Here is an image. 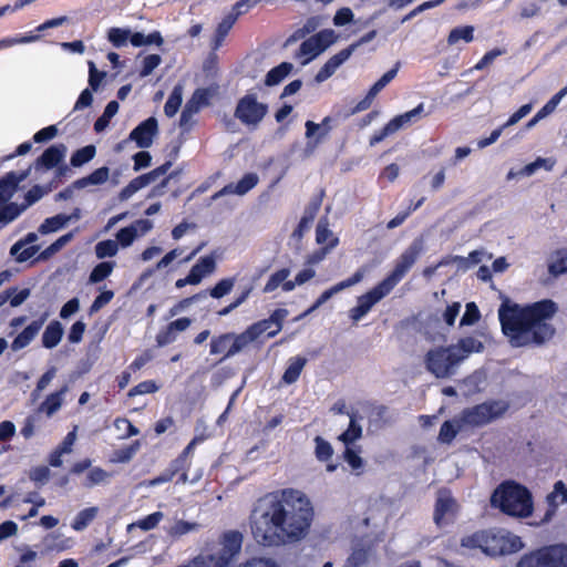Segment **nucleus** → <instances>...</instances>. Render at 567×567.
<instances>
[{
    "label": "nucleus",
    "instance_id": "nucleus-1",
    "mask_svg": "<svg viewBox=\"0 0 567 567\" xmlns=\"http://www.w3.org/2000/svg\"><path fill=\"white\" fill-rule=\"evenodd\" d=\"M313 514L306 493L291 487L278 489L254 504L249 516L251 534L262 546L293 544L307 536Z\"/></svg>",
    "mask_w": 567,
    "mask_h": 567
},
{
    "label": "nucleus",
    "instance_id": "nucleus-2",
    "mask_svg": "<svg viewBox=\"0 0 567 567\" xmlns=\"http://www.w3.org/2000/svg\"><path fill=\"white\" fill-rule=\"evenodd\" d=\"M556 312L557 305L549 299L522 308L506 298L498 309V318L511 344L524 347L530 343L543 344L553 338L555 329L547 320Z\"/></svg>",
    "mask_w": 567,
    "mask_h": 567
},
{
    "label": "nucleus",
    "instance_id": "nucleus-3",
    "mask_svg": "<svg viewBox=\"0 0 567 567\" xmlns=\"http://www.w3.org/2000/svg\"><path fill=\"white\" fill-rule=\"evenodd\" d=\"M489 503L493 508L518 518L529 517L534 508L529 489L515 481L501 483L493 491Z\"/></svg>",
    "mask_w": 567,
    "mask_h": 567
},
{
    "label": "nucleus",
    "instance_id": "nucleus-4",
    "mask_svg": "<svg viewBox=\"0 0 567 567\" xmlns=\"http://www.w3.org/2000/svg\"><path fill=\"white\" fill-rule=\"evenodd\" d=\"M460 362L462 357L457 353V348H451V346L430 350L425 357L427 371L440 379L454 374Z\"/></svg>",
    "mask_w": 567,
    "mask_h": 567
},
{
    "label": "nucleus",
    "instance_id": "nucleus-5",
    "mask_svg": "<svg viewBox=\"0 0 567 567\" xmlns=\"http://www.w3.org/2000/svg\"><path fill=\"white\" fill-rule=\"evenodd\" d=\"M480 540V547L489 556L509 555L523 548L520 537L506 530L482 534Z\"/></svg>",
    "mask_w": 567,
    "mask_h": 567
},
{
    "label": "nucleus",
    "instance_id": "nucleus-6",
    "mask_svg": "<svg viewBox=\"0 0 567 567\" xmlns=\"http://www.w3.org/2000/svg\"><path fill=\"white\" fill-rule=\"evenodd\" d=\"M506 410L507 405L504 402L493 401L465 409L458 416L466 429L485 425L499 417Z\"/></svg>",
    "mask_w": 567,
    "mask_h": 567
},
{
    "label": "nucleus",
    "instance_id": "nucleus-7",
    "mask_svg": "<svg viewBox=\"0 0 567 567\" xmlns=\"http://www.w3.org/2000/svg\"><path fill=\"white\" fill-rule=\"evenodd\" d=\"M267 112V104L258 102L255 94H246L238 100L234 115L244 125L257 126Z\"/></svg>",
    "mask_w": 567,
    "mask_h": 567
},
{
    "label": "nucleus",
    "instance_id": "nucleus-8",
    "mask_svg": "<svg viewBox=\"0 0 567 567\" xmlns=\"http://www.w3.org/2000/svg\"><path fill=\"white\" fill-rule=\"evenodd\" d=\"M151 228L152 223L148 219H137L117 231L116 241L103 240L97 243L94 248H118V244L125 248L136 238L145 235Z\"/></svg>",
    "mask_w": 567,
    "mask_h": 567
},
{
    "label": "nucleus",
    "instance_id": "nucleus-9",
    "mask_svg": "<svg viewBox=\"0 0 567 567\" xmlns=\"http://www.w3.org/2000/svg\"><path fill=\"white\" fill-rule=\"evenodd\" d=\"M377 264L373 262V264H367V265H363L362 267H360L354 274L352 277L346 279V280H342L340 282H338L337 285L332 286L331 288L327 289L326 291H323L321 293V296L317 299V301L312 305L311 308H309L303 316L315 311L316 309H318L320 306H322L323 303H326L330 298H332L334 295L341 292L342 290L347 289V288H350L357 284H359L363 278L364 276L371 271V269L375 266Z\"/></svg>",
    "mask_w": 567,
    "mask_h": 567
},
{
    "label": "nucleus",
    "instance_id": "nucleus-10",
    "mask_svg": "<svg viewBox=\"0 0 567 567\" xmlns=\"http://www.w3.org/2000/svg\"><path fill=\"white\" fill-rule=\"evenodd\" d=\"M456 509L457 504L451 494L447 491H440L434 509V523L436 526L442 528L451 524L455 516Z\"/></svg>",
    "mask_w": 567,
    "mask_h": 567
},
{
    "label": "nucleus",
    "instance_id": "nucleus-11",
    "mask_svg": "<svg viewBox=\"0 0 567 567\" xmlns=\"http://www.w3.org/2000/svg\"><path fill=\"white\" fill-rule=\"evenodd\" d=\"M388 295L389 292L380 284L377 285L373 289L358 298V305L350 310V318L353 322H358L375 303Z\"/></svg>",
    "mask_w": 567,
    "mask_h": 567
},
{
    "label": "nucleus",
    "instance_id": "nucleus-12",
    "mask_svg": "<svg viewBox=\"0 0 567 567\" xmlns=\"http://www.w3.org/2000/svg\"><path fill=\"white\" fill-rule=\"evenodd\" d=\"M416 259L417 255L414 251L402 254L399 260L396 261L393 271L380 282L382 288H384L390 293L393 290V288L408 274V271L412 268Z\"/></svg>",
    "mask_w": 567,
    "mask_h": 567
},
{
    "label": "nucleus",
    "instance_id": "nucleus-13",
    "mask_svg": "<svg viewBox=\"0 0 567 567\" xmlns=\"http://www.w3.org/2000/svg\"><path fill=\"white\" fill-rule=\"evenodd\" d=\"M158 133V123L154 116L142 121L128 135V140L140 148H148Z\"/></svg>",
    "mask_w": 567,
    "mask_h": 567
},
{
    "label": "nucleus",
    "instance_id": "nucleus-14",
    "mask_svg": "<svg viewBox=\"0 0 567 567\" xmlns=\"http://www.w3.org/2000/svg\"><path fill=\"white\" fill-rule=\"evenodd\" d=\"M66 146L62 143L51 145L34 162V168L52 169L61 164L65 157Z\"/></svg>",
    "mask_w": 567,
    "mask_h": 567
},
{
    "label": "nucleus",
    "instance_id": "nucleus-15",
    "mask_svg": "<svg viewBox=\"0 0 567 567\" xmlns=\"http://www.w3.org/2000/svg\"><path fill=\"white\" fill-rule=\"evenodd\" d=\"M548 508L540 519L542 524H546L553 519L556 514L558 505L567 503V486L563 481H557L554 484L553 491L546 496Z\"/></svg>",
    "mask_w": 567,
    "mask_h": 567
},
{
    "label": "nucleus",
    "instance_id": "nucleus-16",
    "mask_svg": "<svg viewBox=\"0 0 567 567\" xmlns=\"http://www.w3.org/2000/svg\"><path fill=\"white\" fill-rule=\"evenodd\" d=\"M532 103L522 105L516 112H514L506 123H504L502 126L495 128L488 137L482 138L478 141L477 146L480 148H485L489 146L491 144L495 143L499 136L502 135L505 127L512 126L519 122L523 117H525L529 112L532 111Z\"/></svg>",
    "mask_w": 567,
    "mask_h": 567
},
{
    "label": "nucleus",
    "instance_id": "nucleus-17",
    "mask_svg": "<svg viewBox=\"0 0 567 567\" xmlns=\"http://www.w3.org/2000/svg\"><path fill=\"white\" fill-rule=\"evenodd\" d=\"M332 117L326 116L322 118L320 124L315 123L313 121L308 120L305 123L306 133L305 136L307 140L315 141V145L321 143L331 132Z\"/></svg>",
    "mask_w": 567,
    "mask_h": 567
},
{
    "label": "nucleus",
    "instance_id": "nucleus-18",
    "mask_svg": "<svg viewBox=\"0 0 567 567\" xmlns=\"http://www.w3.org/2000/svg\"><path fill=\"white\" fill-rule=\"evenodd\" d=\"M216 270V259L213 254L200 257L189 271V281L198 284Z\"/></svg>",
    "mask_w": 567,
    "mask_h": 567
},
{
    "label": "nucleus",
    "instance_id": "nucleus-19",
    "mask_svg": "<svg viewBox=\"0 0 567 567\" xmlns=\"http://www.w3.org/2000/svg\"><path fill=\"white\" fill-rule=\"evenodd\" d=\"M29 169L16 173L9 172L0 179V202L8 200L17 190L20 182L27 178Z\"/></svg>",
    "mask_w": 567,
    "mask_h": 567
},
{
    "label": "nucleus",
    "instance_id": "nucleus-20",
    "mask_svg": "<svg viewBox=\"0 0 567 567\" xmlns=\"http://www.w3.org/2000/svg\"><path fill=\"white\" fill-rule=\"evenodd\" d=\"M258 175L255 173H246L236 184H228L219 192V195L236 194L245 195L258 184Z\"/></svg>",
    "mask_w": 567,
    "mask_h": 567
},
{
    "label": "nucleus",
    "instance_id": "nucleus-21",
    "mask_svg": "<svg viewBox=\"0 0 567 567\" xmlns=\"http://www.w3.org/2000/svg\"><path fill=\"white\" fill-rule=\"evenodd\" d=\"M44 320L32 321L22 332H20L11 343L13 351H19L35 338L43 326Z\"/></svg>",
    "mask_w": 567,
    "mask_h": 567
},
{
    "label": "nucleus",
    "instance_id": "nucleus-22",
    "mask_svg": "<svg viewBox=\"0 0 567 567\" xmlns=\"http://www.w3.org/2000/svg\"><path fill=\"white\" fill-rule=\"evenodd\" d=\"M55 250H10L11 256L14 257L19 264H25V267H31L39 261L48 260Z\"/></svg>",
    "mask_w": 567,
    "mask_h": 567
},
{
    "label": "nucleus",
    "instance_id": "nucleus-23",
    "mask_svg": "<svg viewBox=\"0 0 567 567\" xmlns=\"http://www.w3.org/2000/svg\"><path fill=\"white\" fill-rule=\"evenodd\" d=\"M547 567H567V545L558 544L543 547Z\"/></svg>",
    "mask_w": 567,
    "mask_h": 567
},
{
    "label": "nucleus",
    "instance_id": "nucleus-24",
    "mask_svg": "<svg viewBox=\"0 0 567 567\" xmlns=\"http://www.w3.org/2000/svg\"><path fill=\"white\" fill-rule=\"evenodd\" d=\"M465 426L460 416L445 421L440 429L437 441L443 444H451L456 435L464 431Z\"/></svg>",
    "mask_w": 567,
    "mask_h": 567
},
{
    "label": "nucleus",
    "instance_id": "nucleus-25",
    "mask_svg": "<svg viewBox=\"0 0 567 567\" xmlns=\"http://www.w3.org/2000/svg\"><path fill=\"white\" fill-rule=\"evenodd\" d=\"M63 333L64 329L61 322L56 320L51 321L42 334V346L47 349L56 347L60 343Z\"/></svg>",
    "mask_w": 567,
    "mask_h": 567
},
{
    "label": "nucleus",
    "instance_id": "nucleus-26",
    "mask_svg": "<svg viewBox=\"0 0 567 567\" xmlns=\"http://www.w3.org/2000/svg\"><path fill=\"white\" fill-rule=\"evenodd\" d=\"M110 169L106 166H102L93 171L87 176L81 177L73 182V187L76 189L85 188L89 185H101L109 178Z\"/></svg>",
    "mask_w": 567,
    "mask_h": 567
},
{
    "label": "nucleus",
    "instance_id": "nucleus-27",
    "mask_svg": "<svg viewBox=\"0 0 567 567\" xmlns=\"http://www.w3.org/2000/svg\"><path fill=\"white\" fill-rule=\"evenodd\" d=\"M256 340L257 339L248 328L240 334L233 333L231 344L226 352V358L236 355Z\"/></svg>",
    "mask_w": 567,
    "mask_h": 567
},
{
    "label": "nucleus",
    "instance_id": "nucleus-28",
    "mask_svg": "<svg viewBox=\"0 0 567 567\" xmlns=\"http://www.w3.org/2000/svg\"><path fill=\"white\" fill-rule=\"evenodd\" d=\"M511 266V262H508L507 258L506 257H499V258H496L493 262H492V267L489 268L488 266L486 265H482L478 270H477V278L483 280V281H488L492 279V272L494 274H503L504 271H506L508 269V267Z\"/></svg>",
    "mask_w": 567,
    "mask_h": 567
},
{
    "label": "nucleus",
    "instance_id": "nucleus-29",
    "mask_svg": "<svg viewBox=\"0 0 567 567\" xmlns=\"http://www.w3.org/2000/svg\"><path fill=\"white\" fill-rule=\"evenodd\" d=\"M66 392L68 385H64L61 390L50 394L39 406V412L45 413L48 416H52L61 408L63 396Z\"/></svg>",
    "mask_w": 567,
    "mask_h": 567
},
{
    "label": "nucleus",
    "instance_id": "nucleus-30",
    "mask_svg": "<svg viewBox=\"0 0 567 567\" xmlns=\"http://www.w3.org/2000/svg\"><path fill=\"white\" fill-rule=\"evenodd\" d=\"M423 111H424V104L420 103L414 109L394 116L389 122L391 123V125L393 126L395 132H398L400 128L404 127L405 125L415 122L417 120V117H420V115L423 113Z\"/></svg>",
    "mask_w": 567,
    "mask_h": 567
},
{
    "label": "nucleus",
    "instance_id": "nucleus-31",
    "mask_svg": "<svg viewBox=\"0 0 567 567\" xmlns=\"http://www.w3.org/2000/svg\"><path fill=\"white\" fill-rule=\"evenodd\" d=\"M292 64L290 62H281L277 66L268 71L265 76L266 86H275L279 84L289 73L292 71Z\"/></svg>",
    "mask_w": 567,
    "mask_h": 567
},
{
    "label": "nucleus",
    "instance_id": "nucleus-32",
    "mask_svg": "<svg viewBox=\"0 0 567 567\" xmlns=\"http://www.w3.org/2000/svg\"><path fill=\"white\" fill-rule=\"evenodd\" d=\"M350 422L348 429L339 436V440L349 445L362 436V426L358 423V415L354 412H348Z\"/></svg>",
    "mask_w": 567,
    "mask_h": 567
},
{
    "label": "nucleus",
    "instance_id": "nucleus-33",
    "mask_svg": "<svg viewBox=\"0 0 567 567\" xmlns=\"http://www.w3.org/2000/svg\"><path fill=\"white\" fill-rule=\"evenodd\" d=\"M491 259L492 255L486 250H472L467 258L455 257L454 262L457 270H467L468 268L482 262L484 259Z\"/></svg>",
    "mask_w": 567,
    "mask_h": 567
},
{
    "label": "nucleus",
    "instance_id": "nucleus-34",
    "mask_svg": "<svg viewBox=\"0 0 567 567\" xmlns=\"http://www.w3.org/2000/svg\"><path fill=\"white\" fill-rule=\"evenodd\" d=\"M236 14H226L223 20L217 24V28L214 33V48H219L226 37L228 35L229 31L236 23Z\"/></svg>",
    "mask_w": 567,
    "mask_h": 567
},
{
    "label": "nucleus",
    "instance_id": "nucleus-35",
    "mask_svg": "<svg viewBox=\"0 0 567 567\" xmlns=\"http://www.w3.org/2000/svg\"><path fill=\"white\" fill-rule=\"evenodd\" d=\"M97 513L99 507L96 506L80 511L71 525L72 528L76 532L84 530L94 520V518L97 516Z\"/></svg>",
    "mask_w": 567,
    "mask_h": 567
},
{
    "label": "nucleus",
    "instance_id": "nucleus-36",
    "mask_svg": "<svg viewBox=\"0 0 567 567\" xmlns=\"http://www.w3.org/2000/svg\"><path fill=\"white\" fill-rule=\"evenodd\" d=\"M451 348H457V353L462 357V361L473 352H481L483 350V343L472 337L461 339L456 344Z\"/></svg>",
    "mask_w": 567,
    "mask_h": 567
},
{
    "label": "nucleus",
    "instance_id": "nucleus-37",
    "mask_svg": "<svg viewBox=\"0 0 567 567\" xmlns=\"http://www.w3.org/2000/svg\"><path fill=\"white\" fill-rule=\"evenodd\" d=\"M306 363L307 359L303 357L293 358L282 375V381L287 384L295 383L298 380Z\"/></svg>",
    "mask_w": 567,
    "mask_h": 567
},
{
    "label": "nucleus",
    "instance_id": "nucleus-38",
    "mask_svg": "<svg viewBox=\"0 0 567 567\" xmlns=\"http://www.w3.org/2000/svg\"><path fill=\"white\" fill-rule=\"evenodd\" d=\"M551 276L558 277L567 272V250H556L548 264Z\"/></svg>",
    "mask_w": 567,
    "mask_h": 567
},
{
    "label": "nucleus",
    "instance_id": "nucleus-39",
    "mask_svg": "<svg viewBox=\"0 0 567 567\" xmlns=\"http://www.w3.org/2000/svg\"><path fill=\"white\" fill-rule=\"evenodd\" d=\"M95 154H96L95 146L92 145V144L86 145L84 147H81V148L76 150L72 154V156L70 158V164L73 167H81L84 164H86L90 161H92L94 158Z\"/></svg>",
    "mask_w": 567,
    "mask_h": 567
},
{
    "label": "nucleus",
    "instance_id": "nucleus-40",
    "mask_svg": "<svg viewBox=\"0 0 567 567\" xmlns=\"http://www.w3.org/2000/svg\"><path fill=\"white\" fill-rule=\"evenodd\" d=\"M69 220L70 217L64 214H58L53 217L47 218L39 227V233L41 235L54 233L64 227Z\"/></svg>",
    "mask_w": 567,
    "mask_h": 567
},
{
    "label": "nucleus",
    "instance_id": "nucleus-41",
    "mask_svg": "<svg viewBox=\"0 0 567 567\" xmlns=\"http://www.w3.org/2000/svg\"><path fill=\"white\" fill-rule=\"evenodd\" d=\"M316 240L319 245L327 244L326 248L333 247L338 244V238L333 236L329 229L327 220H320L316 228Z\"/></svg>",
    "mask_w": 567,
    "mask_h": 567
},
{
    "label": "nucleus",
    "instance_id": "nucleus-42",
    "mask_svg": "<svg viewBox=\"0 0 567 567\" xmlns=\"http://www.w3.org/2000/svg\"><path fill=\"white\" fill-rule=\"evenodd\" d=\"M555 166V161L551 158H543L537 157L534 162L525 165L522 169L518 171V175L520 176H532L539 168H544L547 172H550Z\"/></svg>",
    "mask_w": 567,
    "mask_h": 567
},
{
    "label": "nucleus",
    "instance_id": "nucleus-43",
    "mask_svg": "<svg viewBox=\"0 0 567 567\" xmlns=\"http://www.w3.org/2000/svg\"><path fill=\"white\" fill-rule=\"evenodd\" d=\"M460 40L470 43L474 40V27L463 25L452 29L447 35V43L450 45L456 44Z\"/></svg>",
    "mask_w": 567,
    "mask_h": 567
},
{
    "label": "nucleus",
    "instance_id": "nucleus-44",
    "mask_svg": "<svg viewBox=\"0 0 567 567\" xmlns=\"http://www.w3.org/2000/svg\"><path fill=\"white\" fill-rule=\"evenodd\" d=\"M516 567H547L544 549H537L524 555Z\"/></svg>",
    "mask_w": 567,
    "mask_h": 567
},
{
    "label": "nucleus",
    "instance_id": "nucleus-45",
    "mask_svg": "<svg viewBox=\"0 0 567 567\" xmlns=\"http://www.w3.org/2000/svg\"><path fill=\"white\" fill-rule=\"evenodd\" d=\"M112 474L101 467H93L87 473L83 483L84 487L92 488L95 485L109 483Z\"/></svg>",
    "mask_w": 567,
    "mask_h": 567
},
{
    "label": "nucleus",
    "instance_id": "nucleus-46",
    "mask_svg": "<svg viewBox=\"0 0 567 567\" xmlns=\"http://www.w3.org/2000/svg\"><path fill=\"white\" fill-rule=\"evenodd\" d=\"M181 86H175L164 105V113L167 117H173L179 110L183 101Z\"/></svg>",
    "mask_w": 567,
    "mask_h": 567
},
{
    "label": "nucleus",
    "instance_id": "nucleus-47",
    "mask_svg": "<svg viewBox=\"0 0 567 567\" xmlns=\"http://www.w3.org/2000/svg\"><path fill=\"white\" fill-rule=\"evenodd\" d=\"M141 447L140 441H134L131 445L116 450L113 453L112 462L114 463H128Z\"/></svg>",
    "mask_w": 567,
    "mask_h": 567
},
{
    "label": "nucleus",
    "instance_id": "nucleus-48",
    "mask_svg": "<svg viewBox=\"0 0 567 567\" xmlns=\"http://www.w3.org/2000/svg\"><path fill=\"white\" fill-rule=\"evenodd\" d=\"M214 94L215 90L212 87H199L193 92L189 101L200 110L210 104Z\"/></svg>",
    "mask_w": 567,
    "mask_h": 567
},
{
    "label": "nucleus",
    "instance_id": "nucleus-49",
    "mask_svg": "<svg viewBox=\"0 0 567 567\" xmlns=\"http://www.w3.org/2000/svg\"><path fill=\"white\" fill-rule=\"evenodd\" d=\"M114 266H115V262H113V261L100 262L99 265H96L93 268V270L90 275L89 281L91 284H96V282L104 280L105 278H107L111 275Z\"/></svg>",
    "mask_w": 567,
    "mask_h": 567
},
{
    "label": "nucleus",
    "instance_id": "nucleus-50",
    "mask_svg": "<svg viewBox=\"0 0 567 567\" xmlns=\"http://www.w3.org/2000/svg\"><path fill=\"white\" fill-rule=\"evenodd\" d=\"M24 207L19 206L16 203H9L0 207V224L7 225L14 220L22 212Z\"/></svg>",
    "mask_w": 567,
    "mask_h": 567
},
{
    "label": "nucleus",
    "instance_id": "nucleus-51",
    "mask_svg": "<svg viewBox=\"0 0 567 567\" xmlns=\"http://www.w3.org/2000/svg\"><path fill=\"white\" fill-rule=\"evenodd\" d=\"M321 51L319 50L318 45L316 44L315 40H312V37L306 39L299 47V50L297 52V56H307V59L303 61L302 64H306L310 62L312 59H315L317 55H319Z\"/></svg>",
    "mask_w": 567,
    "mask_h": 567
},
{
    "label": "nucleus",
    "instance_id": "nucleus-52",
    "mask_svg": "<svg viewBox=\"0 0 567 567\" xmlns=\"http://www.w3.org/2000/svg\"><path fill=\"white\" fill-rule=\"evenodd\" d=\"M566 94H567V85L565 87H563L560 91H558L556 94H554L549 99V101H547L546 104L540 110H538V112L536 113L538 115V117L540 120H543L547 115L551 114L556 110L557 105L559 104V102Z\"/></svg>",
    "mask_w": 567,
    "mask_h": 567
},
{
    "label": "nucleus",
    "instance_id": "nucleus-53",
    "mask_svg": "<svg viewBox=\"0 0 567 567\" xmlns=\"http://www.w3.org/2000/svg\"><path fill=\"white\" fill-rule=\"evenodd\" d=\"M130 37V29H123V28H110L107 31V40L113 44L115 48H122L124 47Z\"/></svg>",
    "mask_w": 567,
    "mask_h": 567
},
{
    "label": "nucleus",
    "instance_id": "nucleus-54",
    "mask_svg": "<svg viewBox=\"0 0 567 567\" xmlns=\"http://www.w3.org/2000/svg\"><path fill=\"white\" fill-rule=\"evenodd\" d=\"M311 37H312V40H315L316 44L318 45V48L321 52H323L326 49H328L336 41L334 31L331 29H324Z\"/></svg>",
    "mask_w": 567,
    "mask_h": 567
},
{
    "label": "nucleus",
    "instance_id": "nucleus-55",
    "mask_svg": "<svg viewBox=\"0 0 567 567\" xmlns=\"http://www.w3.org/2000/svg\"><path fill=\"white\" fill-rule=\"evenodd\" d=\"M233 333H225L218 338H215L210 342V353L219 354L225 353L224 359H226V352L231 344Z\"/></svg>",
    "mask_w": 567,
    "mask_h": 567
},
{
    "label": "nucleus",
    "instance_id": "nucleus-56",
    "mask_svg": "<svg viewBox=\"0 0 567 567\" xmlns=\"http://www.w3.org/2000/svg\"><path fill=\"white\" fill-rule=\"evenodd\" d=\"M398 73V65L386 71L370 89L369 93L370 95H373L374 97L377 94L382 91L396 75Z\"/></svg>",
    "mask_w": 567,
    "mask_h": 567
},
{
    "label": "nucleus",
    "instance_id": "nucleus-57",
    "mask_svg": "<svg viewBox=\"0 0 567 567\" xmlns=\"http://www.w3.org/2000/svg\"><path fill=\"white\" fill-rule=\"evenodd\" d=\"M163 516L164 515L162 512H155V513L146 516L145 518L138 520L137 523L130 524L128 530H131L135 526L140 527L143 530H151L158 525V523L162 520Z\"/></svg>",
    "mask_w": 567,
    "mask_h": 567
},
{
    "label": "nucleus",
    "instance_id": "nucleus-58",
    "mask_svg": "<svg viewBox=\"0 0 567 567\" xmlns=\"http://www.w3.org/2000/svg\"><path fill=\"white\" fill-rule=\"evenodd\" d=\"M241 547V535L236 532H230L224 536V548L229 556L238 553Z\"/></svg>",
    "mask_w": 567,
    "mask_h": 567
},
{
    "label": "nucleus",
    "instance_id": "nucleus-59",
    "mask_svg": "<svg viewBox=\"0 0 567 567\" xmlns=\"http://www.w3.org/2000/svg\"><path fill=\"white\" fill-rule=\"evenodd\" d=\"M235 279L234 278H225L218 281L214 288L209 290V295L215 298L219 299L224 296L228 295L231 289L234 288Z\"/></svg>",
    "mask_w": 567,
    "mask_h": 567
},
{
    "label": "nucleus",
    "instance_id": "nucleus-60",
    "mask_svg": "<svg viewBox=\"0 0 567 567\" xmlns=\"http://www.w3.org/2000/svg\"><path fill=\"white\" fill-rule=\"evenodd\" d=\"M290 270L288 268H282L275 274H272L267 281L264 291L265 292H271L276 290L280 285L284 284V281L289 277Z\"/></svg>",
    "mask_w": 567,
    "mask_h": 567
},
{
    "label": "nucleus",
    "instance_id": "nucleus-61",
    "mask_svg": "<svg viewBox=\"0 0 567 567\" xmlns=\"http://www.w3.org/2000/svg\"><path fill=\"white\" fill-rule=\"evenodd\" d=\"M198 527L197 523H189L185 520H177L174 525L169 527L167 530L168 535L172 537H181L185 534H188L193 530H196Z\"/></svg>",
    "mask_w": 567,
    "mask_h": 567
},
{
    "label": "nucleus",
    "instance_id": "nucleus-62",
    "mask_svg": "<svg viewBox=\"0 0 567 567\" xmlns=\"http://www.w3.org/2000/svg\"><path fill=\"white\" fill-rule=\"evenodd\" d=\"M315 443L317 458L319 461H328L333 454V449L331 444L328 441L323 440L321 436H316Z\"/></svg>",
    "mask_w": 567,
    "mask_h": 567
},
{
    "label": "nucleus",
    "instance_id": "nucleus-63",
    "mask_svg": "<svg viewBox=\"0 0 567 567\" xmlns=\"http://www.w3.org/2000/svg\"><path fill=\"white\" fill-rule=\"evenodd\" d=\"M344 461L350 465V467L355 472L357 475L361 474V470L363 467V460L358 454V452L349 445H347V449L344 451Z\"/></svg>",
    "mask_w": 567,
    "mask_h": 567
},
{
    "label": "nucleus",
    "instance_id": "nucleus-64",
    "mask_svg": "<svg viewBox=\"0 0 567 567\" xmlns=\"http://www.w3.org/2000/svg\"><path fill=\"white\" fill-rule=\"evenodd\" d=\"M162 62V58L158 54H148L143 59L142 68L140 70V76H148Z\"/></svg>",
    "mask_w": 567,
    "mask_h": 567
}]
</instances>
